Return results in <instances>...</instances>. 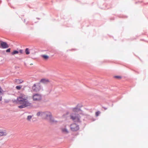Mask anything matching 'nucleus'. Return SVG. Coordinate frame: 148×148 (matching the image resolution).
<instances>
[{
    "label": "nucleus",
    "instance_id": "nucleus-14",
    "mask_svg": "<svg viewBox=\"0 0 148 148\" xmlns=\"http://www.w3.org/2000/svg\"><path fill=\"white\" fill-rule=\"evenodd\" d=\"M19 52L18 51L15 50L12 53V55H14L15 54H18Z\"/></svg>",
    "mask_w": 148,
    "mask_h": 148
},
{
    "label": "nucleus",
    "instance_id": "nucleus-4",
    "mask_svg": "<svg viewBox=\"0 0 148 148\" xmlns=\"http://www.w3.org/2000/svg\"><path fill=\"white\" fill-rule=\"evenodd\" d=\"M32 99L34 101H40L42 99V96L40 94H35L32 96Z\"/></svg>",
    "mask_w": 148,
    "mask_h": 148
},
{
    "label": "nucleus",
    "instance_id": "nucleus-21",
    "mask_svg": "<svg viewBox=\"0 0 148 148\" xmlns=\"http://www.w3.org/2000/svg\"><path fill=\"white\" fill-rule=\"evenodd\" d=\"M10 49L9 48L6 50V52H10Z\"/></svg>",
    "mask_w": 148,
    "mask_h": 148
},
{
    "label": "nucleus",
    "instance_id": "nucleus-24",
    "mask_svg": "<svg viewBox=\"0 0 148 148\" xmlns=\"http://www.w3.org/2000/svg\"><path fill=\"white\" fill-rule=\"evenodd\" d=\"M32 64H30V65H32Z\"/></svg>",
    "mask_w": 148,
    "mask_h": 148
},
{
    "label": "nucleus",
    "instance_id": "nucleus-11",
    "mask_svg": "<svg viewBox=\"0 0 148 148\" xmlns=\"http://www.w3.org/2000/svg\"><path fill=\"white\" fill-rule=\"evenodd\" d=\"M6 135L7 133L5 131H0V136H6Z\"/></svg>",
    "mask_w": 148,
    "mask_h": 148
},
{
    "label": "nucleus",
    "instance_id": "nucleus-6",
    "mask_svg": "<svg viewBox=\"0 0 148 148\" xmlns=\"http://www.w3.org/2000/svg\"><path fill=\"white\" fill-rule=\"evenodd\" d=\"M70 128L71 130L73 131H76L78 130L79 129V125L75 123L71 124Z\"/></svg>",
    "mask_w": 148,
    "mask_h": 148
},
{
    "label": "nucleus",
    "instance_id": "nucleus-1",
    "mask_svg": "<svg viewBox=\"0 0 148 148\" xmlns=\"http://www.w3.org/2000/svg\"><path fill=\"white\" fill-rule=\"evenodd\" d=\"M28 96L23 94H21L17 99V103L21 105L18 106L20 108H22L30 106H32L31 103L28 100Z\"/></svg>",
    "mask_w": 148,
    "mask_h": 148
},
{
    "label": "nucleus",
    "instance_id": "nucleus-7",
    "mask_svg": "<svg viewBox=\"0 0 148 148\" xmlns=\"http://www.w3.org/2000/svg\"><path fill=\"white\" fill-rule=\"evenodd\" d=\"M9 46L6 42L0 40V48L6 49Z\"/></svg>",
    "mask_w": 148,
    "mask_h": 148
},
{
    "label": "nucleus",
    "instance_id": "nucleus-20",
    "mask_svg": "<svg viewBox=\"0 0 148 148\" xmlns=\"http://www.w3.org/2000/svg\"><path fill=\"white\" fill-rule=\"evenodd\" d=\"M100 113V112H96L95 113L96 116H98Z\"/></svg>",
    "mask_w": 148,
    "mask_h": 148
},
{
    "label": "nucleus",
    "instance_id": "nucleus-15",
    "mask_svg": "<svg viewBox=\"0 0 148 148\" xmlns=\"http://www.w3.org/2000/svg\"><path fill=\"white\" fill-rule=\"evenodd\" d=\"M43 113L44 112H39L37 113V115L38 116H41L42 117V113Z\"/></svg>",
    "mask_w": 148,
    "mask_h": 148
},
{
    "label": "nucleus",
    "instance_id": "nucleus-23",
    "mask_svg": "<svg viewBox=\"0 0 148 148\" xmlns=\"http://www.w3.org/2000/svg\"><path fill=\"white\" fill-rule=\"evenodd\" d=\"M2 100V97H0V101H1Z\"/></svg>",
    "mask_w": 148,
    "mask_h": 148
},
{
    "label": "nucleus",
    "instance_id": "nucleus-3",
    "mask_svg": "<svg viewBox=\"0 0 148 148\" xmlns=\"http://www.w3.org/2000/svg\"><path fill=\"white\" fill-rule=\"evenodd\" d=\"M81 117L78 114L72 113L70 115L71 119H72L74 122H81Z\"/></svg>",
    "mask_w": 148,
    "mask_h": 148
},
{
    "label": "nucleus",
    "instance_id": "nucleus-19",
    "mask_svg": "<svg viewBox=\"0 0 148 148\" xmlns=\"http://www.w3.org/2000/svg\"><path fill=\"white\" fill-rule=\"evenodd\" d=\"M21 87L22 86H16V88L18 90H20L21 89Z\"/></svg>",
    "mask_w": 148,
    "mask_h": 148
},
{
    "label": "nucleus",
    "instance_id": "nucleus-10",
    "mask_svg": "<svg viewBox=\"0 0 148 148\" xmlns=\"http://www.w3.org/2000/svg\"><path fill=\"white\" fill-rule=\"evenodd\" d=\"M73 110L74 112H79V113H80V112H81L79 109L77 108H73Z\"/></svg>",
    "mask_w": 148,
    "mask_h": 148
},
{
    "label": "nucleus",
    "instance_id": "nucleus-8",
    "mask_svg": "<svg viewBox=\"0 0 148 148\" xmlns=\"http://www.w3.org/2000/svg\"><path fill=\"white\" fill-rule=\"evenodd\" d=\"M61 130L62 132L64 134H67L69 132V130L66 128V126L64 127H61Z\"/></svg>",
    "mask_w": 148,
    "mask_h": 148
},
{
    "label": "nucleus",
    "instance_id": "nucleus-9",
    "mask_svg": "<svg viewBox=\"0 0 148 148\" xmlns=\"http://www.w3.org/2000/svg\"><path fill=\"white\" fill-rule=\"evenodd\" d=\"M40 82L44 84H45L48 83L49 82V81L48 79H41L40 80Z\"/></svg>",
    "mask_w": 148,
    "mask_h": 148
},
{
    "label": "nucleus",
    "instance_id": "nucleus-17",
    "mask_svg": "<svg viewBox=\"0 0 148 148\" xmlns=\"http://www.w3.org/2000/svg\"><path fill=\"white\" fill-rule=\"evenodd\" d=\"M114 77L117 79H120L122 77L120 76H114Z\"/></svg>",
    "mask_w": 148,
    "mask_h": 148
},
{
    "label": "nucleus",
    "instance_id": "nucleus-18",
    "mask_svg": "<svg viewBox=\"0 0 148 148\" xmlns=\"http://www.w3.org/2000/svg\"><path fill=\"white\" fill-rule=\"evenodd\" d=\"M32 116H28L27 117V119L28 121H30V119H32Z\"/></svg>",
    "mask_w": 148,
    "mask_h": 148
},
{
    "label": "nucleus",
    "instance_id": "nucleus-12",
    "mask_svg": "<svg viewBox=\"0 0 148 148\" xmlns=\"http://www.w3.org/2000/svg\"><path fill=\"white\" fill-rule=\"evenodd\" d=\"M41 57L44 60H47L48 59L49 57L46 55H43L41 56Z\"/></svg>",
    "mask_w": 148,
    "mask_h": 148
},
{
    "label": "nucleus",
    "instance_id": "nucleus-13",
    "mask_svg": "<svg viewBox=\"0 0 148 148\" xmlns=\"http://www.w3.org/2000/svg\"><path fill=\"white\" fill-rule=\"evenodd\" d=\"M23 81L22 79H16V82L17 84H19L23 82Z\"/></svg>",
    "mask_w": 148,
    "mask_h": 148
},
{
    "label": "nucleus",
    "instance_id": "nucleus-2",
    "mask_svg": "<svg viewBox=\"0 0 148 148\" xmlns=\"http://www.w3.org/2000/svg\"><path fill=\"white\" fill-rule=\"evenodd\" d=\"M42 117L48 120L51 122H55L56 121H55L53 119L51 113L49 112H46L42 113Z\"/></svg>",
    "mask_w": 148,
    "mask_h": 148
},
{
    "label": "nucleus",
    "instance_id": "nucleus-22",
    "mask_svg": "<svg viewBox=\"0 0 148 148\" xmlns=\"http://www.w3.org/2000/svg\"><path fill=\"white\" fill-rule=\"evenodd\" d=\"M23 51L22 50H21L19 51V52H20V53L21 54L22 53H23Z\"/></svg>",
    "mask_w": 148,
    "mask_h": 148
},
{
    "label": "nucleus",
    "instance_id": "nucleus-5",
    "mask_svg": "<svg viewBox=\"0 0 148 148\" xmlns=\"http://www.w3.org/2000/svg\"><path fill=\"white\" fill-rule=\"evenodd\" d=\"M41 87L40 83H37L34 84L32 87V90L35 92H38L41 89Z\"/></svg>",
    "mask_w": 148,
    "mask_h": 148
},
{
    "label": "nucleus",
    "instance_id": "nucleus-16",
    "mask_svg": "<svg viewBox=\"0 0 148 148\" xmlns=\"http://www.w3.org/2000/svg\"><path fill=\"white\" fill-rule=\"evenodd\" d=\"M25 52L27 54H29V50L28 48H26L25 49Z\"/></svg>",
    "mask_w": 148,
    "mask_h": 148
}]
</instances>
